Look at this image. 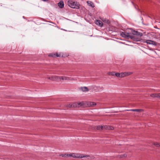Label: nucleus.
<instances>
[{"instance_id":"nucleus-17","label":"nucleus","mask_w":160,"mask_h":160,"mask_svg":"<svg viewBox=\"0 0 160 160\" xmlns=\"http://www.w3.org/2000/svg\"><path fill=\"white\" fill-rule=\"evenodd\" d=\"M72 108H75L77 107V102L71 103Z\"/></svg>"},{"instance_id":"nucleus-6","label":"nucleus","mask_w":160,"mask_h":160,"mask_svg":"<svg viewBox=\"0 0 160 160\" xmlns=\"http://www.w3.org/2000/svg\"><path fill=\"white\" fill-rule=\"evenodd\" d=\"M132 73L133 72H122V78L129 76L132 74Z\"/></svg>"},{"instance_id":"nucleus-26","label":"nucleus","mask_w":160,"mask_h":160,"mask_svg":"<svg viewBox=\"0 0 160 160\" xmlns=\"http://www.w3.org/2000/svg\"><path fill=\"white\" fill-rule=\"evenodd\" d=\"M66 107L68 108H72L71 103H70L67 104V105H66Z\"/></svg>"},{"instance_id":"nucleus-5","label":"nucleus","mask_w":160,"mask_h":160,"mask_svg":"<svg viewBox=\"0 0 160 160\" xmlns=\"http://www.w3.org/2000/svg\"><path fill=\"white\" fill-rule=\"evenodd\" d=\"M72 157L75 158H85L89 159H90V156L89 155H84L83 154L79 153H74Z\"/></svg>"},{"instance_id":"nucleus-2","label":"nucleus","mask_w":160,"mask_h":160,"mask_svg":"<svg viewBox=\"0 0 160 160\" xmlns=\"http://www.w3.org/2000/svg\"><path fill=\"white\" fill-rule=\"evenodd\" d=\"M77 107L82 106L84 107V106L87 105L88 107H92L95 106L96 104L94 102H77Z\"/></svg>"},{"instance_id":"nucleus-28","label":"nucleus","mask_w":160,"mask_h":160,"mask_svg":"<svg viewBox=\"0 0 160 160\" xmlns=\"http://www.w3.org/2000/svg\"><path fill=\"white\" fill-rule=\"evenodd\" d=\"M157 98H159L160 99V93H157Z\"/></svg>"},{"instance_id":"nucleus-12","label":"nucleus","mask_w":160,"mask_h":160,"mask_svg":"<svg viewBox=\"0 0 160 160\" xmlns=\"http://www.w3.org/2000/svg\"><path fill=\"white\" fill-rule=\"evenodd\" d=\"M58 6L61 8H62L64 7V4L63 2L60 1L58 4Z\"/></svg>"},{"instance_id":"nucleus-20","label":"nucleus","mask_w":160,"mask_h":160,"mask_svg":"<svg viewBox=\"0 0 160 160\" xmlns=\"http://www.w3.org/2000/svg\"><path fill=\"white\" fill-rule=\"evenodd\" d=\"M127 156V155L126 154H124L123 155H120L118 156V157L119 158H123L126 157Z\"/></svg>"},{"instance_id":"nucleus-25","label":"nucleus","mask_w":160,"mask_h":160,"mask_svg":"<svg viewBox=\"0 0 160 160\" xmlns=\"http://www.w3.org/2000/svg\"><path fill=\"white\" fill-rule=\"evenodd\" d=\"M62 78V76H57V80L60 81L61 80V78Z\"/></svg>"},{"instance_id":"nucleus-16","label":"nucleus","mask_w":160,"mask_h":160,"mask_svg":"<svg viewBox=\"0 0 160 160\" xmlns=\"http://www.w3.org/2000/svg\"><path fill=\"white\" fill-rule=\"evenodd\" d=\"M115 75L118 78H122V72L119 73H115Z\"/></svg>"},{"instance_id":"nucleus-1","label":"nucleus","mask_w":160,"mask_h":160,"mask_svg":"<svg viewBox=\"0 0 160 160\" xmlns=\"http://www.w3.org/2000/svg\"><path fill=\"white\" fill-rule=\"evenodd\" d=\"M132 33L134 35H131L130 33H128L127 32H122L120 33V35L122 37L126 39H129L130 38L132 40L136 41L140 40V38L137 37H141L142 35V33L134 31Z\"/></svg>"},{"instance_id":"nucleus-24","label":"nucleus","mask_w":160,"mask_h":160,"mask_svg":"<svg viewBox=\"0 0 160 160\" xmlns=\"http://www.w3.org/2000/svg\"><path fill=\"white\" fill-rule=\"evenodd\" d=\"M153 144L156 146L157 147H160V143H158V142H153Z\"/></svg>"},{"instance_id":"nucleus-9","label":"nucleus","mask_w":160,"mask_h":160,"mask_svg":"<svg viewBox=\"0 0 160 160\" xmlns=\"http://www.w3.org/2000/svg\"><path fill=\"white\" fill-rule=\"evenodd\" d=\"M145 42L148 44H152V45H155L156 43L155 42L149 40H146Z\"/></svg>"},{"instance_id":"nucleus-18","label":"nucleus","mask_w":160,"mask_h":160,"mask_svg":"<svg viewBox=\"0 0 160 160\" xmlns=\"http://www.w3.org/2000/svg\"><path fill=\"white\" fill-rule=\"evenodd\" d=\"M83 92H87L88 91V88L86 87H83L81 88Z\"/></svg>"},{"instance_id":"nucleus-27","label":"nucleus","mask_w":160,"mask_h":160,"mask_svg":"<svg viewBox=\"0 0 160 160\" xmlns=\"http://www.w3.org/2000/svg\"><path fill=\"white\" fill-rule=\"evenodd\" d=\"M152 53L153 54H156V53L155 51H152ZM150 56H152V57H154L155 56V55H150Z\"/></svg>"},{"instance_id":"nucleus-7","label":"nucleus","mask_w":160,"mask_h":160,"mask_svg":"<svg viewBox=\"0 0 160 160\" xmlns=\"http://www.w3.org/2000/svg\"><path fill=\"white\" fill-rule=\"evenodd\" d=\"M57 76L56 75H52L50 77H48L47 78L49 79L52 80V81H56Z\"/></svg>"},{"instance_id":"nucleus-14","label":"nucleus","mask_w":160,"mask_h":160,"mask_svg":"<svg viewBox=\"0 0 160 160\" xmlns=\"http://www.w3.org/2000/svg\"><path fill=\"white\" fill-rule=\"evenodd\" d=\"M127 110L128 111L141 112L142 111V110L141 109H129V110Z\"/></svg>"},{"instance_id":"nucleus-15","label":"nucleus","mask_w":160,"mask_h":160,"mask_svg":"<svg viewBox=\"0 0 160 160\" xmlns=\"http://www.w3.org/2000/svg\"><path fill=\"white\" fill-rule=\"evenodd\" d=\"M101 20L104 22H105L107 24L110 23V21L107 19L102 18L101 19Z\"/></svg>"},{"instance_id":"nucleus-22","label":"nucleus","mask_w":160,"mask_h":160,"mask_svg":"<svg viewBox=\"0 0 160 160\" xmlns=\"http://www.w3.org/2000/svg\"><path fill=\"white\" fill-rule=\"evenodd\" d=\"M151 97L152 98H156L157 97V93H153L150 95Z\"/></svg>"},{"instance_id":"nucleus-29","label":"nucleus","mask_w":160,"mask_h":160,"mask_svg":"<svg viewBox=\"0 0 160 160\" xmlns=\"http://www.w3.org/2000/svg\"><path fill=\"white\" fill-rule=\"evenodd\" d=\"M74 153H72L70 154H69V156L72 157V156H73V155Z\"/></svg>"},{"instance_id":"nucleus-4","label":"nucleus","mask_w":160,"mask_h":160,"mask_svg":"<svg viewBox=\"0 0 160 160\" xmlns=\"http://www.w3.org/2000/svg\"><path fill=\"white\" fill-rule=\"evenodd\" d=\"M68 4L70 7L72 8H79V4L78 3L72 0L69 1Z\"/></svg>"},{"instance_id":"nucleus-21","label":"nucleus","mask_w":160,"mask_h":160,"mask_svg":"<svg viewBox=\"0 0 160 160\" xmlns=\"http://www.w3.org/2000/svg\"><path fill=\"white\" fill-rule=\"evenodd\" d=\"M115 72H110L108 73V74L109 76H114L115 75Z\"/></svg>"},{"instance_id":"nucleus-13","label":"nucleus","mask_w":160,"mask_h":160,"mask_svg":"<svg viewBox=\"0 0 160 160\" xmlns=\"http://www.w3.org/2000/svg\"><path fill=\"white\" fill-rule=\"evenodd\" d=\"M87 2L89 6H90L92 8L94 7V5L93 4V3L92 2L90 1H87Z\"/></svg>"},{"instance_id":"nucleus-8","label":"nucleus","mask_w":160,"mask_h":160,"mask_svg":"<svg viewBox=\"0 0 160 160\" xmlns=\"http://www.w3.org/2000/svg\"><path fill=\"white\" fill-rule=\"evenodd\" d=\"M95 23L97 25H98L100 27H102L103 25V23L102 22L99 20H97L95 21Z\"/></svg>"},{"instance_id":"nucleus-11","label":"nucleus","mask_w":160,"mask_h":160,"mask_svg":"<svg viewBox=\"0 0 160 160\" xmlns=\"http://www.w3.org/2000/svg\"><path fill=\"white\" fill-rule=\"evenodd\" d=\"M104 128L105 129H108V130H113L114 129L113 127L109 126H107L105 125L104 126Z\"/></svg>"},{"instance_id":"nucleus-10","label":"nucleus","mask_w":160,"mask_h":160,"mask_svg":"<svg viewBox=\"0 0 160 160\" xmlns=\"http://www.w3.org/2000/svg\"><path fill=\"white\" fill-rule=\"evenodd\" d=\"M104 128V126H96L95 127V128L98 130H102Z\"/></svg>"},{"instance_id":"nucleus-3","label":"nucleus","mask_w":160,"mask_h":160,"mask_svg":"<svg viewBox=\"0 0 160 160\" xmlns=\"http://www.w3.org/2000/svg\"><path fill=\"white\" fill-rule=\"evenodd\" d=\"M68 56V54H64L62 53H58L57 52L55 53H52L48 55L49 57H67Z\"/></svg>"},{"instance_id":"nucleus-19","label":"nucleus","mask_w":160,"mask_h":160,"mask_svg":"<svg viewBox=\"0 0 160 160\" xmlns=\"http://www.w3.org/2000/svg\"><path fill=\"white\" fill-rule=\"evenodd\" d=\"M62 78H61V80H70V78L68 77H63V76H62Z\"/></svg>"},{"instance_id":"nucleus-23","label":"nucleus","mask_w":160,"mask_h":160,"mask_svg":"<svg viewBox=\"0 0 160 160\" xmlns=\"http://www.w3.org/2000/svg\"><path fill=\"white\" fill-rule=\"evenodd\" d=\"M60 156L63 157H69V154H61L60 155Z\"/></svg>"}]
</instances>
